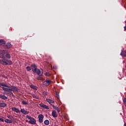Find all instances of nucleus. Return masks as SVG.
Returning <instances> with one entry per match:
<instances>
[{
  "label": "nucleus",
  "instance_id": "nucleus-19",
  "mask_svg": "<svg viewBox=\"0 0 126 126\" xmlns=\"http://www.w3.org/2000/svg\"><path fill=\"white\" fill-rule=\"evenodd\" d=\"M0 45H5V42L2 40H0Z\"/></svg>",
  "mask_w": 126,
  "mask_h": 126
},
{
  "label": "nucleus",
  "instance_id": "nucleus-17",
  "mask_svg": "<svg viewBox=\"0 0 126 126\" xmlns=\"http://www.w3.org/2000/svg\"><path fill=\"white\" fill-rule=\"evenodd\" d=\"M4 122L5 123H7V124H12V121L8 119L5 120Z\"/></svg>",
  "mask_w": 126,
  "mask_h": 126
},
{
  "label": "nucleus",
  "instance_id": "nucleus-15",
  "mask_svg": "<svg viewBox=\"0 0 126 126\" xmlns=\"http://www.w3.org/2000/svg\"><path fill=\"white\" fill-rule=\"evenodd\" d=\"M21 112L22 113V114H24V115H27L28 114V112L25 110L24 109H21Z\"/></svg>",
  "mask_w": 126,
  "mask_h": 126
},
{
  "label": "nucleus",
  "instance_id": "nucleus-1",
  "mask_svg": "<svg viewBox=\"0 0 126 126\" xmlns=\"http://www.w3.org/2000/svg\"><path fill=\"white\" fill-rule=\"evenodd\" d=\"M8 52L7 50H2V51H0V58H1L2 60H0V63L1 64H2L3 65H11L12 64V62L10 60H8L6 59L5 57H4L3 56V54H7Z\"/></svg>",
  "mask_w": 126,
  "mask_h": 126
},
{
  "label": "nucleus",
  "instance_id": "nucleus-28",
  "mask_svg": "<svg viewBox=\"0 0 126 126\" xmlns=\"http://www.w3.org/2000/svg\"><path fill=\"white\" fill-rule=\"evenodd\" d=\"M22 104H23V105H27V102L24 100H23Z\"/></svg>",
  "mask_w": 126,
  "mask_h": 126
},
{
  "label": "nucleus",
  "instance_id": "nucleus-34",
  "mask_svg": "<svg viewBox=\"0 0 126 126\" xmlns=\"http://www.w3.org/2000/svg\"><path fill=\"white\" fill-rule=\"evenodd\" d=\"M32 96H33V98H35L36 99H37V98H38V96H37L35 95H32Z\"/></svg>",
  "mask_w": 126,
  "mask_h": 126
},
{
  "label": "nucleus",
  "instance_id": "nucleus-25",
  "mask_svg": "<svg viewBox=\"0 0 126 126\" xmlns=\"http://www.w3.org/2000/svg\"><path fill=\"white\" fill-rule=\"evenodd\" d=\"M42 94L43 95H44V96H47V95H48V93H47V92L46 91H44V92H43Z\"/></svg>",
  "mask_w": 126,
  "mask_h": 126
},
{
  "label": "nucleus",
  "instance_id": "nucleus-22",
  "mask_svg": "<svg viewBox=\"0 0 126 126\" xmlns=\"http://www.w3.org/2000/svg\"><path fill=\"white\" fill-rule=\"evenodd\" d=\"M6 58H7V59H10V58H11V57L10 56V54L7 53L5 55Z\"/></svg>",
  "mask_w": 126,
  "mask_h": 126
},
{
  "label": "nucleus",
  "instance_id": "nucleus-38",
  "mask_svg": "<svg viewBox=\"0 0 126 126\" xmlns=\"http://www.w3.org/2000/svg\"><path fill=\"white\" fill-rule=\"evenodd\" d=\"M30 87H31V88H32V85H31Z\"/></svg>",
  "mask_w": 126,
  "mask_h": 126
},
{
  "label": "nucleus",
  "instance_id": "nucleus-4",
  "mask_svg": "<svg viewBox=\"0 0 126 126\" xmlns=\"http://www.w3.org/2000/svg\"><path fill=\"white\" fill-rule=\"evenodd\" d=\"M43 119H44V115H43V114H40L38 116V121H39V123H40V124H42V123H43Z\"/></svg>",
  "mask_w": 126,
  "mask_h": 126
},
{
  "label": "nucleus",
  "instance_id": "nucleus-33",
  "mask_svg": "<svg viewBox=\"0 0 126 126\" xmlns=\"http://www.w3.org/2000/svg\"><path fill=\"white\" fill-rule=\"evenodd\" d=\"M123 102H124V104H126V98L123 99Z\"/></svg>",
  "mask_w": 126,
  "mask_h": 126
},
{
  "label": "nucleus",
  "instance_id": "nucleus-36",
  "mask_svg": "<svg viewBox=\"0 0 126 126\" xmlns=\"http://www.w3.org/2000/svg\"><path fill=\"white\" fill-rule=\"evenodd\" d=\"M45 75H49V73L48 72L45 73Z\"/></svg>",
  "mask_w": 126,
  "mask_h": 126
},
{
  "label": "nucleus",
  "instance_id": "nucleus-18",
  "mask_svg": "<svg viewBox=\"0 0 126 126\" xmlns=\"http://www.w3.org/2000/svg\"><path fill=\"white\" fill-rule=\"evenodd\" d=\"M44 123L46 125V126H49V125H50V121L48 120H46L44 121Z\"/></svg>",
  "mask_w": 126,
  "mask_h": 126
},
{
  "label": "nucleus",
  "instance_id": "nucleus-39",
  "mask_svg": "<svg viewBox=\"0 0 126 126\" xmlns=\"http://www.w3.org/2000/svg\"><path fill=\"white\" fill-rule=\"evenodd\" d=\"M126 107V104L125 105Z\"/></svg>",
  "mask_w": 126,
  "mask_h": 126
},
{
  "label": "nucleus",
  "instance_id": "nucleus-13",
  "mask_svg": "<svg viewBox=\"0 0 126 126\" xmlns=\"http://www.w3.org/2000/svg\"><path fill=\"white\" fill-rule=\"evenodd\" d=\"M121 56H122V57H126V51H123V50L122 51V52L121 53Z\"/></svg>",
  "mask_w": 126,
  "mask_h": 126
},
{
  "label": "nucleus",
  "instance_id": "nucleus-27",
  "mask_svg": "<svg viewBox=\"0 0 126 126\" xmlns=\"http://www.w3.org/2000/svg\"><path fill=\"white\" fill-rule=\"evenodd\" d=\"M26 122H28V123H29L30 124H31V125H32V120L31 119L30 120H26Z\"/></svg>",
  "mask_w": 126,
  "mask_h": 126
},
{
  "label": "nucleus",
  "instance_id": "nucleus-6",
  "mask_svg": "<svg viewBox=\"0 0 126 126\" xmlns=\"http://www.w3.org/2000/svg\"><path fill=\"white\" fill-rule=\"evenodd\" d=\"M51 82L52 81L46 79L44 82V85H46V86H49V85L51 84Z\"/></svg>",
  "mask_w": 126,
  "mask_h": 126
},
{
  "label": "nucleus",
  "instance_id": "nucleus-14",
  "mask_svg": "<svg viewBox=\"0 0 126 126\" xmlns=\"http://www.w3.org/2000/svg\"><path fill=\"white\" fill-rule=\"evenodd\" d=\"M12 111H14V112H15L16 113H19V109H17L15 107H13L12 108Z\"/></svg>",
  "mask_w": 126,
  "mask_h": 126
},
{
  "label": "nucleus",
  "instance_id": "nucleus-20",
  "mask_svg": "<svg viewBox=\"0 0 126 126\" xmlns=\"http://www.w3.org/2000/svg\"><path fill=\"white\" fill-rule=\"evenodd\" d=\"M36 79H37V80L43 81V80H44V78H43L42 77H37Z\"/></svg>",
  "mask_w": 126,
  "mask_h": 126
},
{
  "label": "nucleus",
  "instance_id": "nucleus-37",
  "mask_svg": "<svg viewBox=\"0 0 126 126\" xmlns=\"http://www.w3.org/2000/svg\"><path fill=\"white\" fill-rule=\"evenodd\" d=\"M124 126H126V123H124Z\"/></svg>",
  "mask_w": 126,
  "mask_h": 126
},
{
  "label": "nucleus",
  "instance_id": "nucleus-29",
  "mask_svg": "<svg viewBox=\"0 0 126 126\" xmlns=\"http://www.w3.org/2000/svg\"><path fill=\"white\" fill-rule=\"evenodd\" d=\"M27 69L28 71H30V70H31V67L28 66L27 67Z\"/></svg>",
  "mask_w": 126,
  "mask_h": 126
},
{
  "label": "nucleus",
  "instance_id": "nucleus-30",
  "mask_svg": "<svg viewBox=\"0 0 126 126\" xmlns=\"http://www.w3.org/2000/svg\"><path fill=\"white\" fill-rule=\"evenodd\" d=\"M27 119H29V120H32V117H31V116H29V115L27 116Z\"/></svg>",
  "mask_w": 126,
  "mask_h": 126
},
{
  "label": "nucleus",
  "instance_id": "nucleus-9",
  "mask_svg": "<svg viewBox=\"0 0 126 126\" xmlns=\"http://www.w3.org/2000/svg\"><path fill=\"white\" fill-rule=\"evenodd\" d=\"M2 86L3 87H8V85L5 83H0V88Z\"/></svg>",
  "mask_w": 126,
  "mask_h": 126
},
{
  "label": "nucleus",
  "instance_id": "nucleus-5",
  "mask_svg": "<svg viewBox=\"0 0 126 126\" xmlns=\"http://www.w3.org/2000/svg\"><path fill=\"white\" fill-rule=\"evenodd\" d=\"M3 94H6V95H8V96H10L12 97H14V94H13V93L11 92H9V93H5V91H4Z\"/></svg>",
  "mask_w": 126,
  "mask_h": 126
},
{
  "label": "nucleus",
  "instance_id": "nucleus-23",
  "mask_svg": "<svg viewBox=\"0 0 126 126\" xmlns=\"http://www.w3.org/2000/svg\"><path fill=\"white\" fill-rule=\"evenodd\" d=\"M32 89H33L34 90L37 91V88L36 86L34 85H32Z\"/></svg>",
  "mask_w": 126,
  "mask_h": 126
},
{
  "label": "nucleus",
  "instance_id": "nucleus-3",
  "mask_svg": "<svg viewBox=\"0 0 126 126\" xmlns=\"http://www.w3.org/2000/svg\"><path fill=\"white\" fill-rule=\"evenodd\" d=\"M2 89L3 91H5V92H11V91H13V92H18V89L16 87L14 86H9L8 85V87H2Z\"/></svg>",
  "mask_w": 126,
  "mask_h": 126
},
{
  "label": "nucleus",
  "instance_id": "nucleus-12",
  "mask_svg": "<svg viewBox=\"0 0 126 126\" xmlns=\"http://www.w3.org/2000/svg\"><path fill=\"white\" fill-rule=\"evenodd\" d=\"M7 106V104L4 102H1L0 103V107L1 108H4L5 107H6Z\"/></svg>",
  "mask_w": 126,
  "mask_h": 126
},
{
  "label": "nucleus",
  "instance_id": "nucleus-32",
  "mask_svg": "<svg viewBox=\"0 0 126 126\" xmlns=\"http://www.w3.org/2000/svg\"><path fill=\"white\" fill-rule=\"evenodd\" d=\"M44 105H45V104L44 103H41L40 105V107H41L42 108H43Z\"/></svg>",
  "mask_w": 126,
  "mask_h": 126
},
{
  "label": "nucleus",
  "instance_id": "nucleus-10",
  "mask_svg": "<svg viewBox=\"0 0 126 126\" xmlns=\"http://www.w3.org/2000/svg\"><path fill=\"white\" fill-rule=\"evenodd\" d=\"M0 98L2 100H7V96L4 95V94H0Z\"/></svg>",
  "mask_w": 126,
  "mask_h": 126
},
{
  "label": "nucleus",
  "instance_id": "nucleus-21",
  "mask_svg": "<svg viewBox=\"0 0 126 126\" xmlns=\"http://www.w3.org/2000/svg\"><path fill=\"white\" fill-rule=\"evenodd\" d=\"M32 125H36V120L34 118H32Z\"/></svg>",
  "mask_w": 126,
  "mask_h": 126
},
{
  "label": "nucleus",
  "instance_id": "nucleus-2",
  "mask_svg": "<svg viewBox=\"0 0 126 126\" xmlns=\"http://www.w3.org/2000/svg\"><path fill=\"white\" fill-rule=\"evenodd\" d=\"M32 71L33 72L37 73L38 76H43V69H41L42 70V72H41V70L37 68L38 66L35 63L32 64Z\"/></svg>",
  "mask_w": 126,
  "mask_h": 126
},
{
  "label": "nucleus",
  "instance_id": "nucleus-11",
  "mask_svg": "<svg viewBox=\"0 0 126 126\" xmlns=\"http://www.w3.org/2000/svg\"><path fill=\"white\" fill-rule=\"evenodd\" d=\"M46 101L48 102V103H49V104H50L51 105H52V104H54V103H55V101L51 99H49V98H47L46 99Z\"/></svg>",
  "mask_w": 126,
  "mask_h": 126
},
{
  "label": "nucleus",
  "instance_id": "nucleus-24",
  "mask_svg": "<svg viewBox=\"0 0 126 126\" xmlns=\"http://www.w3.org/2000/svg\"><path fill=\"white\" fill-rule=\"evenodd\" d=\"M56 95L57 98H58V99L60 98V95H59V92H56Z\"/></svg>",
  "mask_w": 126,
  "mask_h": 126
},
{
  "label": "nucleus",
  "instance_id": "nucleus-35",
  "mask_svg": "<svg viewBox=\"0 0 126 126\" xmlns=\"http://www.w3.org/2000/svg\"><path fill=\"white\" fill-rule=\"evenodd\" d=\"M8 119H11V118H12V117L10 116H7Z\"/></svg>",
  "mask_w": 126,
  "mask_h": 126
},
{
  "label": "nucleus",
  "instance_id": "nucleus-26",
  "mask_svg": "<svg viewBox=\"0 0 126 126\" xmlns=\"http://www.w3.org/2000/svg\"><path fill=\"white\" fill-rule=\"evenodd\" d=\"M43 108V109H50V108H49V107L48 106H47L46 105H45V104H44Z\"/></svg>",
  "mask_w": 126,
  "mask_h": 126
},
{
  "label": "nucleus",
  "instance_id": "nucleus-7",
  "mask_svg": "<svg viewBox=\"0 0 126 126\" xmlns=\"http://www.w3.org/2000/svg\"><path fill=\"white\" fill-rule=\"evenodd\" d=\"M51 106L55 109V110H56V111L58 112V113H60L61 110H60V108L59 107L57 106V105H54L53 104H51Z\"/></svg>",
  "mask_w": 126,
  "mask_h": 126
},
{
  "label": "nucleus",
  "instance_id": "nucleus-16",
  "mask_svg": "<svg viewBox=\"0 0 126 126\" xmlns=\"http://www.w3.org/2000/svg\"><path fill=\"white\" fill-rule=\"evenodd\" d=\"M6 47L7 49H10V48H11V47H12V45H11V44L8 43L6 45Z\"/></svg>",
  "mask_w": 126,
  "mask_h": 126
},
{
  "label": "nucleus",
  "instance_id": "nucleus-31",
  "mask_svg": "<svg viewBox=\"0 0 126 126\" xmlns=\"http://www.w3.org/2000/svg\"><path fill=\"white\" fill-rule=\"evenodd\" d=\"M2 122V123L4 122V120H3V119L2 118H0V122Z\"/></svg>",
  "mask_w": 126,
  "mask_h": 126
},
{
  "label": "nucleus",
  "instance_id": "nucleus-8",
  "mask_svg": "<svg viewBox=\"0 0 126 126\" xmlns=\"http://www.w3.org/2000/svg\"><path fill=\"white\" fill-rule=\"evenodd\" d=\"M52 115L53 118H57L58 114H57V111L56 110H53L52 112Z\"/></svg>",
  "mask_w": 126,
  "mask_h": 126
}]
</instances>
